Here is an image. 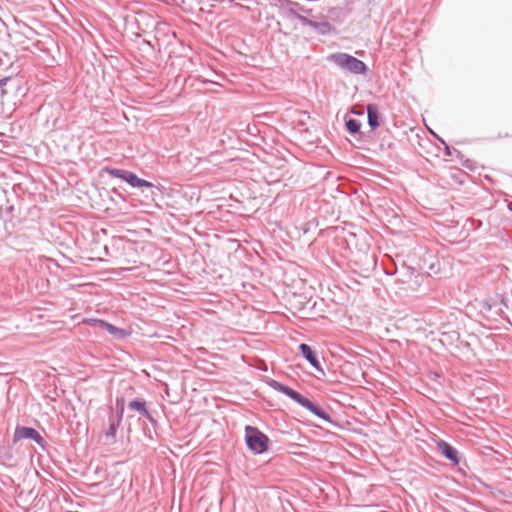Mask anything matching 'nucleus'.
Here are the masks:
<instances>
[{
    "mask_svg": "<svg viewBox=\"0 0 512 512\" xmlns=\"http://www.w3.org/2000/svg\"><path fill=\"white\" fill-rule=\"evenodd\" d=\"M83 323L88 324L90 326L104 328L106 321L102 319L87 318L83 320Z\"/></svg>",
    "mask_w": 512,
    "mask_h": 512,
    "instance_id": "obj_14",
    "label": "nucleus"
},
{
    "mask_svg": "<svg viewBox=\"0 0 512 512\" xmlns=\"http://www.w3.org/2000/svg\"><path fill=\"white\" fill-rule=\"evenodd\" d=\"M437 447L439 451L450 461H452L455 465L459 463L457 451L449 445L447 442L440 440L437 443Z\"/></svg>",
    "mask_w": 512,
    "mask_h": 512,
    "instance_id": "obj_7",
    "label": "nucleus"
},
{
    "mask_svg": "<svg viewBox=\"0 0 512 512\" xmlns=\"http://www.w3.org/2000/svg\"><path fill=\"white\" fill-rule=\"evenodd\" d=\"M331 60L339 67L354 74H364L367 70L364 62L346 53L334 54L331 56Z\"/></svg>",
    "mask_w": 512,
    "mask_h": 512,
    "instance_id": "obj_3",
    "label": "nucleus"
},
{
    "mask_svg": "<svg viewBox=\"0 0 512 512\" xmlns=\"http://www.w3.org/2000/svg\"><path fill=\"white\" fill-rule=\"evenodd\" d=\"M346 127L351 133H357L360 130V123L355 119H349L346 122Z\"/></svg>",
    "mask_w": 512,
    "mask_h": 512,
    "instance_id": "obj_13",
    "label": "nucleus"
},
{
    "mask_svg": "<svg viewBox=\"0 0 512 512\" xmlns=\"http://www.w3.org/2000/svg\"><path fill=\"white\" fill-rule=\"evenodd\" d=\"M299 349L302 353V355L305 357V359L318 371L323 372V369L321 368L320 366V363L319 361L317 360V358L315 357L311 347L307 344H304L302 343L300 346H299Z\"/></svg>",
    "mask_w": 512,
    "mask_h": 512,
    "instance_id": "obj_8",
    "label": "nucleus"
},
{
    "mask_svg": "<svg viewBox=\"0 0 512 512\" xmlns=\"http://www.w3.org/2000/svg\"><path fill=\"white\" fill-rule=\"evenodd\" d=\"M27 438L33 439L41 446H43V444H44V439L39 434V432L37 430H35L34 428H30V427L16 428L15 434H14L15 441H19V440L27 439Z\"/></svg>",
    "mask_w": 512,
    "mask_h": 512,
    "instance_id": "obj_6",
    "label": "nucleus"
},
{
    "mask_svg": "<svg viewBox=\"0 0 512 512\" xmlns=\"http://www.w3.org/2000/svg\"><path fill=\"white\" fill-rule=\"evenodd\" d=\"M103 329H106L112 336L116 338H125L126 336L129 335V333L126 330L120 329L108 322H106Z\"/></svg>",
    "mask_w": 512,
    "mask_h": 512,
    "instance_id": "obj_10",
    "label": "nucleus"
},
{
    "mask_svg": "<svg viewBox=\"0 0 512 512\" xmlns=\"http://www.w3.org/2000/svg\"><path fill=\"white\" fill-rule=\"evenodd\" d=\"M2 86V96H20L23 95V80L21 78H5L0 81Z\"/></svg>",
    "mask_w": 512,
    "mask_h": 512,
    "instance_id": "obj_5",
    "label": "nucleus"
},
{
    "mask_svg": "<svg viewBox=\"0 0 512 512\" xmlns=\"http://www.w3.org/2000/svg\"><path fill=\"white\" fill-rule=\"evenodd\" d=\"M129 408L132 409V410H136V411H139L145 415L148 414L146 408H145V404L143 402H140V401H137V400H134V401H131L129 403Z\"/></svg>",
    "mask_w": 512,
    "mask_h": 512,
    "instance_id": "obj_11",
    "label": "nucleus"
},
{
    "mask_svg": "<svg viewBox=\"0 0 512 512\" xmlns=\"http://www.w3.org/2000/svg\"><path fill=\"white\" fill-rule=\"evenodd\" d=\"M245 438L248 448L255 454H262L268 448V437L257 428L247 426Z\"/></svg>",
    "mask_w": 512,
    "mask_h": 512,
    "instance_id": "obj_2",
    "label": "nucleus"
},
{
    "mask_svg": "<svg viewBox=\"0 0 512 512\" xmlns=\"http://www.w3.org/2000/svg\"><path fill=\"white\" fill-rule=\"evenodd\" d=\"M273 387L277 389L278 391L286 394L288 397L299 403L301 406L305 407L306 409L310 410L313 414L316 416L329 421V416L321 410L319 407L315 406L308 398L302 396L297 391L289 388L288 386L282 385L278 382H273Z\"/></svg>",
    "mask_w": 512,
    "mask_h": 512,
    "instance_id": "obj_1",
    "label": "nucleus"
},
{
    "mask_svg": "<svg viewBox=\"0 0 512 512\" xmlns=\"http://www.w3.org/2000/svg\"><path fill=\"white\" fill-rule=\"evenodd\" d=\"M118 425H119V421L116 423L114 421H112L108 427V429L106 430L105 432V435L108 437V438H111L112 440L115 439V436H116V432H117V428H118Z\"/></svg>",
    "mask_w": 512,
    "mask_h": 512,
    "instance_id": "obj_12",
    "label": "nucleus"
},
{
    "mask_svg": "<svg viewBox=\"0 0 512 512\" xmlns=\"http://www.w3.org/2000/svg\"><path fill=\"white\" fill-rule=\"evenodd\" d=\"M368 123L374 129L379 125L378 113L375 105L369 104L367 106Z\"/></svg>",
    "mask_w": 512,
    "mask_h": 512,
    "instance_id": "obj_9",
    "label": "nucleus"
},
{
    "mask_svg": "<svg viewBox=\"0 0 512 512\" xmlns=\"http://www.w3.org/2000/svg\"><path fill=\"white\" fill-rule=\"evenodd\" d=\"M102 171L108 173L109 175H111L113 177L123 179L125 182H127L132 187L151 188L154 186L151 182L139 178L136 174H134L130 171L114 169V168H109V167L103 168Z\"/></svg>",
    "mask_w": 512,
    "mask_h": 512,
    "instance_id": "obj_4",
    "label": "nucleus"
}]
</instances>
